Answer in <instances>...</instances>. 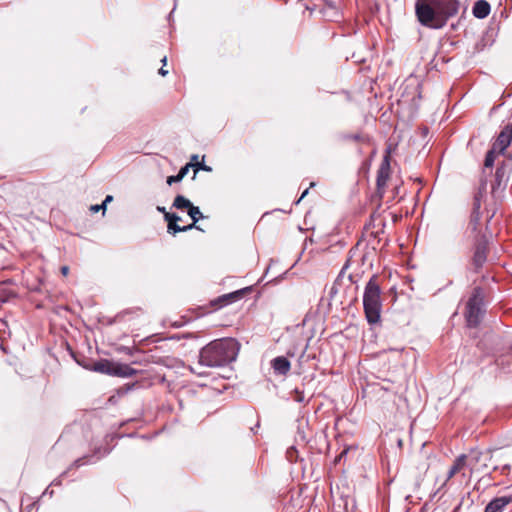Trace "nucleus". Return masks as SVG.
<instances>
[{
    "mask_svg": "<svg viewBox=\"0 0 512 512\" xmlns=\"http://www.w3.org/2000/svg\"><path fill=\"white\" fill-rule=\"evenodd\" d=\"M484 299L485 292L483 288L480 286L474 287L465 303L463 312L467 327L476 328L480 325L486 313Z\"/></svg>",
    "mask_w": 512,
    "mask_h": 512,
    "instance_id": "obj_4",
    "label": "nucleus"
},
{
    "mask_svg": "<svg viewBox=\"0 0 512 512\" xmlns=\"http://www.w3.org/2000/svg\"><path fill=\"white\" fill-rule=\"evenodd\" d=\"M158 72L161 76H166L168 74V71L165 70L163 67L160 68Z\"/></svg>",
    "mask_w": 512,
    "mask_h": 512,
    "instance_id": "obj_32",
    "label": "nucleus"
},
{
    "mask_svg": "<svg viewBox=\"0 0 512 512\" xmlns=\"http://www.w3.org/2000/svg\"><path fill=\"white\" fill-rule=\"evenodd\" d=\"M466 463H467L466 455L462 454V455L458 456L455 459L453 465L450 467V469L447 473L446 481L450 480L455 474L460 472L466 466Z\"/></svg>",
    "mask_w": 512,
    "mask_h": 512,
    "instance_id": "obj_15",
    "label": "nucleus"
},
{
    "mask_svg": "<svg viewBox=\"0 0 512 512\" xmlns=\"http://www.w3.org/2000/svg\"><path fill=\"white\" fill-rule=\"evenodd\" d=\"M197 159H198V156H197V155H193V156H192V158H191V160H192V161H195V163L197 162Z\"/></svg>",
    "mask_w": 512,
    "mask_h": 512,
    "instance_id": "obj_38",
    "label": "nucleus"
},
{
    "mask_svg": "<svg viewBox=\"0 0 512 512\" xmlns=\"http://www.w3.org/2000/svg\"><path fill=\"white\" fill-rule=\"evenodd\" d=\"M390 160H391L390 152H389V150H387L382 161H381V164L377 171V177H376V190H377V194L379 195L380 198H382L384 196L388 180L390 179V175H391Z\"/></svg>",
    "mask_w": 512,
    "mask_h": 512,
    "instance_id": "obj_7",
    "label": "nucleus"
},
{
    "mask_svg": "<svg viewBox=\"0 0 512 512\" xmlns=\"http://www.w3.org/2000/svg\"><path fill=\"white\" fill-rule=\"evenodd\" d=\"M459 1L416 0L415 14L421 25L431 29L443 28L459 11Z\"/></svg>",
    "mask_w": 512,
    "mask_h": 512,
    "instance_id": "obj_1",
    "label": "nucleus"
},
{
    "mask_svg": "<svg viewBox=\"0 0 512 512\" xmlns=\"http://www.w3.org/2000/svg\"><path fill=\"white\" fill-rule=\"evenodd\" d=\"M166 61H167V57H166V56H164V57L161 59V62L163 63V65H165V64H166Z\"/></svg>",
    "mask_w": 512,
    "mask_h": 512,
    "instance_id": "obj_37",
    "label": "nucleus"
},
{
    "mask_svg": "<svg viewBox=\"0 0 512 512\" xmlns=\"http://www.w3.org/2000/svg\"><path fill=\"white\" fill-rule=\"evenodd\" d=\"M60 271H61V274H62L63 276H67V275H68V273H69V267H68V266H62V267H61V269H60Z\"/></svg>",
    "mask_w": 512,
    "mask_h": 512,
    "instance_id": "obj_31",
    "label": "nucleus"
},
{
    "mask_svg": "<svg viewBox=\"0 0 512 512\" xmlns=\"http://www.w3.org/2000/svg\"><path fill=\"white\" fill-rule=\"evenodd\" d=\"M508 160H509V161H512V155H509V156H508Z\"/></svg>",
    "mask_w": 512,
    "mask_h": 512,
    "instance_id": "obj_43",
    "label": "nucleus"
},
{
    "mask_svg": "<svg viewBox=\"0 0 512 512\" xmlns=\"http://www.w3.org/2000/svg\"><path fill=\"white\" fill-rule=\"evenodd\" d=\"M472 252L471 265L475 272H479L486 263L489 253V238L486 234H475L472 244Z\"/></svg>",
    "mask_w": 512,
    "mask_h": 512,
    "instance_id": "obj_6",
    "label": "nucleus"
},
{
    "mask_svg": "<svg viewBox=\"0 0 512 512\" xmlns=\"http://www.w3.org/2000/svg\"><path fill=\"white\" fill-rule=\"evenodd\" d=\"M176 176L178 177L179 181H181V180L185 177V176H184L182 173H180V172H178V174H177Z\"/></svg>",
    "mask_w": 512,
    "mask_h": 512,
    "instance_id": "obj_36",
    "label": "nucleus"
},
{
    "mask_svg": "<svg viewBox=\"0 0 512 512\" xmlns=\"http://www.w3.org/2000/svg\"><path fill=\"white\" fill-rule=\"evenodd\" d=\"M251 290H252L251 287H245V288L239 289L237 291L221 295L218 298L212 300L210 302V305L214 309L222 308L224 306H227L233 302L240 300L244 295L251 292Z\"/></svg>",
    "mask_w": 512,
    "mask_h": 512,
    "instance_id": "obj_9",
    "label": "nucleus"
},
{
    "mask_svg": "<svg viewBox=\"0 0 512 512\" xmlns=\"http://www.w3.org/2000/svg\"><path fill=\"white\" fill-rule=\"evenodd\" d=\"M508 182V163L502 162L495 171L494 180L491 184V193L498 197L506 188Z\"/></svg>",
    "mask_w": 512,
    "mask_h": 512,
    "instance_id": "obj_8",
    "label": "nucleus"
},
{
    "mask_svg": "<svg viewBox=\"0 0 512 512\" xmlns=\"http://www.w3.org/2000/svg\"><path fill=\"white\" fill-rule=\"evenodd\" d=\"M239 344L232 338L218 339L204 346L199 353V364L206 367H222L234 361Z\"/></svg>",
    "mask_w": 512,
    "mask_h": 512,
    "instance_id": "obj_2",
    "label": "nucleus"
},
{
    "mask_svg": "<svg viewBox=\"0 0 512 512\" xmlns=\"http://www.w3.org/2000/svg\"><path fill=\"white\" fill-rule=\"evenodd\" d=\"M167 231L168 233L175 235L179 232H184V229H182V226H179L177 222H171L167 224Z\"/></svg>",
    "mask_w": 512,
    "mask_h": 512,
    "instance_id": "obj_23",
    "label": "nucleus"
},
{
    "mask_svg": "<svg viewBox=\"0 0 512 512\" xmlns=\"http://www.w3.org/2000/svg\"><path fill=\"white\" fill-rule=\"evenodd\" d=\"M271 366L276 374L286 375L290 370V362L284 356H278L271 361Z\"/></svg>",
    "mask_w": 512,
    "mask_h": 512,
    "instance_id": "obj_13",
    "label": "nucleus"
},
{
    "mask_svg": "<svg viewBox=\"0 0 512 512\" xmlns=\"http://www.w3.org/2000/svg\"><path fill=\"white\" fill-rule=\"evenodd\" d=\"M157 211L161 212L163 215L167 212L165 207H162V206H158Z\"/></svg>",
    "mask_w": 512,
    "mask_h": 512,
    "instance_id": "obj_33",
    "label": "nucleus"
},
{
    "mask_svg": "<svg viewBox=\"0 0 512 512\" xmlns=\"http://www.w3.org/2000/svg\"><path fill=\"white\" fill-rule=\"evenodd\" d=\"M487 189V179L482 177L480 179L479 187L477 192L474 194L473 203H472V213H480V208L482 204V200L486 194Z\"/></svg>",
    "mask_w": 512,
    "mask_h": 512,
    "instance_id": "obj_11",
    "label": "nucleus"
},
{
    "mask_svg": "<svg viewBox=\"0 0 512 512\" xmlns=\"http://www.w3.org/2000/svg\"><path fill=\"white\" fill-rule=\"evenodd\" d=\"M193 204L190 200L185 198L183 195H177L173 201L172 207L183 210L187 209V211L191 208Z\"/></svg>",
    "mask_w": 512,
    "mask_h": 512,
    "instance_id": "obj_16",
    "label": "nucleus"
},
{
    "mask_svg": "<svg viewBox=\"0 0 512 512\" xmlns=\"http://www.w3.org/2000/svg\"><path fill=\"white\" fill-rule=\"evenodd\" d=\"M363 307L365 317L369 324H376L381 317V288L378 276L373 275L367 282L363 294Z\"/></svg>",
    "mask_w": 512,
    "mask_h": 512,
    "instance_id": "obj_3",
    "label": "nucleus"
},
{
    "mask_svg": "<svg viewBox=\"0 0 512 512\" xmlns=\"http://www.w3.org/2000/svg\"><path fill=\"white\" fill-rule=\"evenodd\" d=\"M480 219H481V213H472L471 212V215H470V221H469V228L471 229L472 232L474 233H481L480 231H478V226L480 224Z\"/></svg>",
    "mask_w": 512,
    "mask_h": 512,
    "instance_id": "obj_18",
    "label": "nucleus"
},
{
    "mask_svg": "<svg viewBox=\"0 0 512 512\" xmlns=\"http://www.w3.org/2000/svg\"><path fill=\"white\" fill-rule=\"evenodd\" d=\"M482 456H483L482 452H475V453H473V456L471 458V463H470L471 471L476 469L475 464L480 460V458Z\"/></svg>",
    "mask_w": 512,
    "mask_h": 512,
    "instance_id": "obj_26",
    "label": "nucleus"
},
{
    "mask_svg": "<svg viewBox=\"0 0 512 512\" xmlns=\"http://www.w3.org/2000/svg\"><path fill=\"white\" fill-rule=\"evenodd\" d=\"M345 140H352L356 142H362L367 143L369 142V137L367 135H364L362 133H356V134H348L344 136Z\"/></svg>",
    "mask_w": 512,
    "mask_h": 512,
    "instance_id": "obj_19",
    "label": "nucleus"
},
{
    "mask_svg": "<svg viewBox=\"0 0 512 512\" xmlns=\"http://www.w3.org/2000/svg\"><path fill=\"white\" fill-rule=\"evenodd\" d=\"M167 184L172 185L173 183L180 182L178 177L176 175L168 176L167 177Z\"/></svg>",
    "mask_w": 512,
    "mask_h": 512,
    "instance_id": "obj_29",
    "label": "nucleus"
},
{
    "mask_svg": "<svg viewBox=\"0 0 512 512\" xmlns=\"http://www.w3.org/2000/svg\"><path fill=\"white\" fill-rule=\"evenodd\" d=\"M192 167L194 168V173L196 174L199 170L211 171L212 168L204 164V162H196L193 163Z\"/></svg>",
    "mask_w": 512,
    "mask_h": 512,
    "instance_id": "obj_24",
    "label": "nucleus"
},
{
    "mask_svg": "<svg viewBox=\"0 0 512 512\" xmlns=\"http://www.w3.org/2000/svg\"><path fill=\"white\" fill-rule=\"evenodd\" d=\"M491 11V6L486 0H478L474 3L472 14L478 19L486 18Z\"/></svg>",
    "mask_w": 512,
    "mask_h": 512,
    "instance_id": "obj_14",
    "label": "nucleus"
},
{
    "mask_svg": "<svg viewBox=\"0 0 512 512\" xmlns=\"http://www.w3.org/2000/svg\"><path fill=\"white\" fill-rule=\"evenodd\" d=\"M193 162L187 163L185 166L181 167L179 172L182 173L184 176L188 173L189 169L192 167Z\"/></svg>",
    "mask_w": 512,
    "mask_h": 512,
    "instance_id": "obj_28",
    "label": "nucleus"
},
{
    "mask_svg": "<svg viewBox=\"0 0 512 512\" xmlns=\"http://www.w3.org/2000/svg\"><path fill=\"white\" fill-rule=\"evenodd\" d=\"M194 228L199 229V227L196 225V223H194V221L189 225L182 226V229H184V232L192 230Z\"/></svg>",
    "mask_w": 512,
    "mask_h": 512,
    "instance_id": "obj_30",
    "label": "nucleus"
},
{
    "mask_svg": "<svg viewBox=\"0 0 512 512\" xmlns=\"http://www.w3.org/2000/svg\"><path fill=\"white\" fill-rule=\"evenodd\" d=\"M307 194H308V189H306V190L302 193V195H301V197L298 199L297 203H299V202H300V201H301V200H302V199H303Z\"/></svg>",
    "mask_w": 512,
    "mask_h": 512,
    "instance_id": "obj_34",
    "label": "nucleus"
},
{
    "mask_svg": "<svg viewBox=\"0 0 512 512\" xmlns=\"http://www.w3.org/2000/svg\"><path fill=\"white\" fill-rule=\"evenodd\" d=\"M512 142V124H507L500 131L495 141L492 144V148L498 151V154L504 155L506 149Z\"/></svg>",
    "mask_w": 512,
    "mask_h": 512,
    "instance_id": "obj_10",
    "label": "nucleus"
},
{
    "mask_svg": "<svg viewBox=\"0 0 512 512\" xmlns=\"http://www.w3.org/2000/svg\"><path fill=\"white\" fill-rule=\"evenodd\" d=\"M291 398L298 403H303L306 401L304 391L300 390L299 388H295L292 391Z\"/></svg>",
    "mask_w": 512,
    "mask_h": 512,
    "instance_id": "obj_22",
    "label": "nucleus"
},
{
    "mask_svg": "<svg viewBox=\"0 0 512 512\" xmlns=\"http://www.w3.org/2000/svg\"><path fill=\"white\" fill-rule=\"evenodd\" d=\"M511 502V496L496 497L487 504L484 512H502L503 509Z\"/></svg>",
    "mask_w": 512,
    "mask_h": 512,
    "instance_id": "obj_12",
    "label": "nucleus"
},
{
    "mask_svg": "<svg viewBox=\"0 0 512 512\" xmlns=\"http://www.w3.org/2000/svg\"><path fill=\"white\" fill-rule=\"evenodd\" d=\"M84 368L111 376L132 377L137 371L128 364L115 363L108 359H101L93 364H81Z\"/></svg>",
    "mask_w": 512,
    "mask_h": 512,
    "instance_id": "obj_5",
    "label": "nucleus"
},
{
    "mask_svg": "<svg viewBox=\"0 0 512 512\" xmlns=\"http://www.w3.org/2000/svg\"><path fill=\"white\" fill-rule=\"evenodd\" d=\"M125 350L127 351V353H128V354H130V355L132 354V352H131V349H130V348H125Z\"/></svg>",
    "mask_w": 512,
    "mask_h": 512,
    "instance_id": "obj_41",
    "label": "nucleus"
},
{
    "mask_svg": "<svg viewBox=\"0 0 512 512\" xmlns=\"http://www.w3.org/2000/svg\"><path fill=\"white\" fill-rule=\"evenodd\" d=\"M164 218L167 221V224H169L171 222H178L181 220V218L178 215H176L174 213H169V212H166L164 214Z\"/></svg>",
    "mask_w": 512,
    "mask_h": 512,
    "instance_id": "obj_25",
    "label": "nucleus"
},
{
    "mask_svg": "<svg viewBox=\"0 0 512 512\" xmlns=\"http://www.w3.org/2000/svg\"><path fill=\"white\" fill-rule=\"evenodd\" d=\"M140 311H141L140 308H132V309H128V310H123L120 313H118L117 317L119 319H123L127 314H131V313L136 314Z\"/></svg>",
    "mask_w": 512,
    "mask_h": 512,
    "instance_id": "obj_27",
    "label": "nucleus"
},
{
    "mask_svg": "<svg viewBox=\"0 0 512 512\" xmlns=\"http://www.w3.org/2000/svg\"><path fill=\"white\" fill-rule=\"evenodd\" d=\"M381 389L385 390V391H391L392 390V388L389 387V386H381Z\"/></svg>",
    "mask_w": 512,
    "mask_h": 512,
    "instance_id": "obj_35",
    "label": "nucleus"
},
{
    "mask_svg": "<svg viewBox=\"0 0 512 512\" xmlns=\"http://www.w3.org/2000/svg\"><path fill=\"white\" fill-rule=\"evenodd\" d=\"M113 200V197L111 195H107L105 200L102 202V204H99V205H92L90 207V210L94 213H97L99 212L100 210H103L105 211L106 210V206H107V203L111 202Z\"/></svg>",
    "mask_w": 512,
    "mask_h": 512,
    "instance_id": "obj_21",
    "label": "nucleus"
},
{
    "mask_svg": "<svg viewBox=\"0 0 512 512\" xmlns=\"http://www.w3.org/2000/svg\"><path fill=\"white\" fill-rule=\"evenodd\" d=\"M259 425H260V422L258 420L257 423H256V427H259Z\"/></svg>",
    "mask_w": 512,
    "mask_h": 512,
    "instance_id": "obj_44",
    "label": "nucleus"
},
{
    "mask_svg": "<svg viewBox=\"0 0 512 512\" xmlns=\"http://www.w3.org/2000/svg\"><path fill=\"white\" fill-rule=\"evenodd\" d=\"M80 462H81V459L76 460V464H77V465H80Z\"/></svg>",
    "mask_w": 512,
    "mask_h": 512,
    "instance_id": "obj_42",
    "label": "nucleus"
},
{
    "mask_svg": "<svg viewBox=\"0 0 512 512\" xmlns=\"http://www.w3.org/2000/svg\"><path fill=\"white\" fill-rule=\"evenodd\" d=\"M500 154H498V151L497 150H494L492 147L490 150H488V152L486 153V156H485V160H484V169L486 168H492L493 165H494V162L497 158V156H499ZM483 173H485V170H483Z\"/></svg>",
    "mask_w": 512,
    "mask_h": 512,
    "instance_id": "obj_17",
    "label": "nucleus"
},
{
    "mask_svg": "<svg viewBox=\"0 0 512 512\" xmlns=\"http://www.w3.org/2000/svg\"><path fill=\"white\" fill-rule=\"evenodd\" d=\"M188 215L191 217V219L194 221V223H197L199 219L203 218V215L199 209V207L192 205L191 208L188 210Z\"/></svg>",
    "mask_w": 512,
    "mask_h": 512,
    "instance_id": "obj_20",
    "label": "nucleus"
},
{
    "mask_svg": "<svg viewBox=\"0 0 512 512\" xmlns=\"http://www.w3.org/2000/svg\"><path fill=\"white\" fill-rule=\"evenodd\" d=\"M346 453H347V451H346V450H343V452L339 455V459H340L343 455H345Z\"/></svg>",
    "mask_w": 512,
    "mask_h": 512,
    "instance_id": "obj_39",
    "label": "nucleus"
},
{
    "mask_svg": "<svg viewBox=\"0 0 512 512\" xmlns=\"http://www.w3.org/2000/svg\"><path fill=\"white\" fill-rule=\"evenodd\" d=\"M171 339H177V340H179V339H181V337L177 335V336H172V337H171Z\"/></svg>",
    "mask_w": 512,
    "mask_h": 512,
    "instance_id": "obj_40",
    "label": "nucleus"
}]
</instances>
